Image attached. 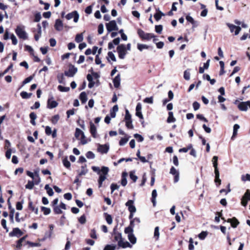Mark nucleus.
<instances>
[{
  "label": "nucleus",
  "instance_id": "423d86ee",
  "mask_svg": "<svg viewBox=\"0 0 250 250\" xmlns=\"http://www.w3.org/2000/svg\"><path fill=\"white\" fill-rule=\"evenodd\" d=\"M105 26L108 32L118 30L116 21L114 20L110 21L108 23H106Z\"/></svg>",
  "mask_w": 250,
  "mask_h": 250
},
{
  "label": "nucleus",
  "instance_id": "69168bd1",
  "mask_svg": "<svg viewBox=\"0 0 250 250\" xmlns=\"http://www.w3.org/2000/svg\"><path fill=\"white\" fill-rule=\"evenodd\" d=\"M11 143L8 140L6 139L4 141V148L5 149L8 150V149L11 148Z\"/></svg>",
  "mask_w": 250,
  "mask_h": 250
},
{
  "label": "nucleus",
  "instance_id": "4468645a",
  "mask_svg": "<svg viewBox=\"0 0 250 250\" xmlns=\"http://www.w3.org/2000/svg\"><path fill=\"white\" fill-rule=\"evenodd\" d=\"M29 202L28 204V208L32 212H34L35 214H38V208H36L33 205V202L31 200L30 198H29Z\"/></svg>",
  "mask_w": 250,
  "mask_h": 250
},
{
  "label": "nucleus",
  "instance_id": "6ab92c4d",
  "mask_svg": "<svg viewBox=\"0 0 250 250\" xmlns=\"http://www.w3.org/2000/svg\"><path fill=\"white\" fill-rule=\"evenodd\" d=\"M27 237V235H26L17 241L16 248L18 250H21V247L22 246V243L25 241V239Z\"/></svg>",
  "mask_w": 250,
  "mask_h": 250
},
{
  "label": "nucleus",
  "instance_id": "8fccbe9b",
  "mask_svg": "<svg viewBox=\"0 0 250 250\" xmlns=\"http://www.w3.org/2000/svg\"><path fill=\"white\" fill-rule=\"evenodd\" d=\"M190 74L189 72V69H188L184 71V78L186 80H189L190 79Z\"/></svg>",
  "mask_w": 250,
  "mask_h": 250
},
{
  "label": "nucleus",
  "instance_id": "5701e85b",
  "mask_svg": "<svg viewBox=\"0 0 250 250\" xmlns=\"http://www.w3.org/2000/svg\"><path fill=\"white\" fill-rule=\"evenodd\" d=\"M238 108L241 111H247L248 110L247 101L240 102L238 105Z\"/></svg>",
  "mask_w": 250,
  "mask_h": 250
},
{
  "label": "nucleus",
  "instance_id": "f704fd0d",
  "mask_svg": "<svg viewBox=\"0 0 250 250\" xmlns=\"http://www.w3.org/2000/svg\"><path fill=\"white\" fill-rule=\"evenodd\" d=\"M80 135L84 137V133L80 129L77 128L75 130V136L79 139Z\"/></svg>",
  "mask_w": 250,
  "mask_h": 250
},
{
  "label": "nucleus",
  "instance_id": "9b49d317",
  "mask_svg": "<svg viewBox=\"0 0 250 250\" xmlns=\"http://www.w3.org/2000/svg\"><path fill=\"white\" fill-rule=\"evenodd\" d=\"M227 26L229 27L231 33H232L234 31L235 35H238L241 30V28L240 26H236L232 24L227 23Z\"/></svg>",
  "mask_w": 250,
  "mask_h": 250
},
{
  "label": "nucleus",
  "instance_id": "13d9d810",
  "mask_svg": "<svg viewBox=\"0 0 250 250\" xmlns=\"http://www.w3.org/2000/svg\"><path fill=\"white\" fill-rule=\"evenodd\" d=\"M59 118H60V117H59V115H58V114L55 115L52 117L51 122L53 124L55 125L58 122V120H59Z\"/></svg>",
  "mask_w": 250,
  "mask_h": 250
},
{
  "label": "nucleus",
  "instance_id": "b1692460",
  "mask_svg": "<svg viewBox=\"0 0 250 250\" xmlns=\"http://www.w3.org/2000/svg\"><path fill=\"white\" fill-rule=\"evenodd\" d=\"M163 16H164V14L160 10H159V9H156V13L154 15V17L156 21H159Z\"/></svg>",
  "mask_w": 250,
  "mask_h": 250
},
{
  "label": "nucleus",
  "instance_id": "58836bf2",
  "mask_svg": "<svg viewBox=\"0 0 250 250\" xmlns=\"http://www.w3.org/2000/svg\"><path fill=\"white\" fill-rule=\"evenodd\" d=\"M41 211L43 212V214L45 215H48L51 212V209L42 206L41 207Z\"/></svg>",
  "mask_w": 250,
  "mask_h": 250
},
{
  "label": "nucleus",
  "instance_id": "09e8293b",
  "mask_svg": "<svg viewBox=\"0 0 250 250\" xmlns=\"http://www.w3.org/2000/svg\"><path fill=\"white\" fill-rule=\"evenodd\" d=\"M208 232L207 231H203L199 235L198 237L200 239L204 240L208 235Z\"/></svg>",
  "mask_w": 250,
  "mask_h": 250
},
{
  "label": "nucleus",
  "instance_id": "c03bdc74",
  "mask_svg": "<svg viewBox=\"0 0 250 250\" xmlns=\"http://www.w3.org/2000/svg\"><path fill=\"white\" fill-rule=\"evenodd\" d=\"M24 48H25V50L28 51L29 52L30 55L34 56V51L33 49L31 47V46H30L28 45H25L24 46Z\"/></svg>",
  "mask_w": 250,
  "mask_h": 250
},
{
  "label": "nucleus",
  "instance_id": "a878e982",
  "mask_svg": "<svg viewBox=\"0 0 250 250\" xmlns=\"http://www.w3.org/2000/svg\"><path fill=\"white\" fill-rule=\"evenodd\" d=\"M79 98L82 104H84L87 100V95L85 92H82L79 96Z\"/></svg>",
  "mask_w": 250,
  "mask_h": 250
},
{
  "label": "nucleus",
  "instance_id": "f3484780",
  "mask_svg": "<svg viewBox=\"0 0 250 250\" xmlns=\"http://www.w3.org/2000/svg\"><path fill=\"white\" fill-rule=\"evenodd\" d=\"M90 132L93 138L97 137V128L94 124L92 122H90Z\"/></svg>",
  "mask_w": 250,
  "mask_h": 250
},
{
  "label": "nucleus",
  "instance_id": "a19ab883",
  "mask_svg": "<svg viewBox=\"0 0 250 250\" xmlns=\"http://www.w3.org/2000/svg\"><path fill=\"white\" fill-rule=\"evenodd\" d=\"M44 188L46 190L47 193L49 196H51L54 194L53 189L50 187H49L48 185H46L45 186Z\"/></svg>",
  "mask_w": 250,
  "mask_h": 250
},
{
  "label": "nucleus",
  "instance_id": "412c9836",
  "mask_svg": "<svg viewBox=\"0 0 250 250\" xmlns=\"http://www.w3.org/2000/svg\"><path fill=\"white\" fill-rule=\"evenodd\" d=\"M120 74H118L113 80L114 86L115 88H119L120 85Z\"/></svg>",
  "mask_w": 250,
  "mask_h": 250
},
{
  "label": "nucleus",
  "instance_id": "052dcab7",
  "mask_svg": "<svg viewBox=\"0 0 250 250\" xmlns=\"http://www.w3.org/2000/svg\"><path fill=\"white\" fill-rule=\"evenodd\" d=\"M90 236L93 239H96L97 238V236L96 234V231L95 229H93L91 230V231L90 233Z\"/></svg>",
  "mask_w": 250,
  "mask_h": 250
},
{
  "label": "nucleus",
  "instance_id": "bb28decb",
  "mask_svg": "<svg viewBox=\"0 0 250 250\" xmlns=\"http://www.w3.org/2000/svg\"><path fill=\"white\" fill-rule=\"evenodd\" d=\"M29 117L30 118L31 124L33 125H35L36 124L35 120L37 117L36 114L33 112H31L29 114Z\"/></svg>",
  "mask_w": 250,
  "mask_h": 250
},
{
  "label": "nucleus",
  "instance_id": "aec40b11",
  "mask_svg": "<svg viewBox=\"0 0 250 250\" xmlns=\"http://www.w3.org/2000/svg\"><path fill=\"white\" fill-rule=\"evenodd\" d=\"M27 237V235H26L17 241L16 248L18 250H21V247L22 246V243L25 241V239Z\"/></svg>",
  "mask_w": 250,
  "mask_h": 250
},
{
  "label": "nucleus",
  "instance_id": "de8ad7c7",
  "mask_svg": "<svg viewBox=\"0 0 250 250\" xmlns=\"http://www.w3.org/2000/svg\"><path fill=\"white\" fill-rule=\"evenodd\" d=\"M58 89L61 92H68L70 90L69 87H64L62 85H59L58 86Z\"/></svg>",
  "mask_w": 250,
  "mask_h": 250
},
{
  "label": "nucleus",
  "instance_id": "0eeeda50",
  "mask_svg": "<svg viewBox=\"0 0 250 250\" xmlns=\"http://www.w3.org/2000/svg\"><path fill=\"white\" fill-rule=\"evenodd\" d=\"M77 68L72 64H70L68 70L65 71L64 74L67 77H72L77 73Z\"/></svg>",
  "mask_w": 250,
  "mask_h": 250
},
{
  "label": "nucleus",
  "instance_id": "4c0bfd02",
  "mask_svg": "<svg viewBox=\"0 0 250 250\" xmlns=\"http://www.w3.org/2000/svg\"><path fill=\"white\" fill-rule=\"evenodd\" d=\"M32 94L31 93H28L25 91H22L20 94L21 96L22 97V98L24 99L30 98Z\"/></svg>",
  "mask_w": 250,
  "mask_h": 250
},
{
  "label": "nucleus",
  "instance_id": "f03ea898",
  "mask_svg": "<svg viewBox=\"0 0 250 250\" xmlns=\"http://www.w3.org/2000/svg\"><path fill=\"white\" fill-rule=\"evenodd\" d=\"M218 158L217 156H214L212 159L213 166L214 168V182L217 187L219 186L221 184V180L219 178V171L218 168Z\"/></svg>",
  "mask_w": 250,
  "mask_h": 250
},
{
  "label": "nucleus",
  "instance_id": "9d476101",
  "mask_svg": "<svg viewBox=\"0 0 250 250\" xmlns=\"http://www.w3.org/2000/svg\"><path fill=\"white\" fill-rule=\"evenodd\" d=\"M133 204L134 201L132 200H129L125 203V206L128 207V210L130 213H135L136 211V207Z\"/></svg>",
  "mask_w": 250,
  "mask_h": 250
},
{
  "label": "nucleus",
  "instance_id": "c756f323",
  "mask_svg": "<svg viewBox=\"0 0 250 250\" xmlns=\"http://www.w3.org/2000/svg\"><path fill=\"white\" fill-rule=\"evenodd\" d=\"M62 164L64 167L66 168L70 169L71 167V164L68 160L67 157H65L62 159Z\"/></svg>",
  "mask_w": 250,
  "mask_h": 250
},
{
  "label": "nucleus",
  "instance_id": "7c9ffc66",
  "mask_svg": "<svg viewBox=\"0 0 250 250\" xmlns=\"http://www.w3.org/2000/svg\"><path fill=\"white\" fill-rule=\"evenodd\" d=\"M157 196V191L156 189H153L152 191V197H151V202L153 203V206H155L156 205V198Z\"/></svg>",
  "mask_w": 250,
  "mask_h": 250
},
{
  "label": "nucleus",
  "instance_id": "603ef678",
  "mask_svg": "<svg viewBox=\"0 0 250 250\" xmlns=\"http://www.w3.org/2000/svg\"><path fill=\"white\" fill-rule=\"evenodd\" d=\"M149 46L143 44H140L138 43L137 44V48L140 51H142L144 49H148Z\"/></svg>",
  "mask_w": 250,
  "mask_h": 250
},
{
  "label": "nucleus",
  "instance_id": "680f3d73",
  "mask_svg": "<svg viewBox=\"0 0 250 250\" xmlns=\"http://www.w3.org/2000/svg\"><path fill=\"white\" fill-rule=\"evenodd\" d=\"M193 240L192 238H190L189 240L188 250H194Z\"/></svg>",
  "mask_w": 250,
  "mask_h": 250
},
{
  "label": "nucleus",
  "instance_id": "4be33fe9",
  "mask_svg": "<svg viewBox=\"0 0 250 250\" xmlns=\"http://www.w3.org/2000/svg\"><path fill=\"white\" fill-rule=\"evenodd\" d=\"M54 27L56 30L58 31L61 30L63 27V23L62 21L60 19L56 20Z\"/></svg>",
  "mask_w": 250,
  "mask_h": 250
},
{
  "label": "nucleus",
  "instance_id": "cd10ccee",
  "mask_svg": "<svg viewBox=\"0 0 250 250\" xmlns=\"http://www.w3.org/2000/svg\"><path fill=\"white\" fill-rule=\"evenodd\" d=\"M130 137L128 135L125 136L124 138H122L119 141V144L120 146H124L129 140Z\"/></svg>",
  "mask_w": 250,
  "mask_h": 250
},
{
  "label": "nucleus",
  "instance_id": "473e14b6",
  "mask_svg": "<svg viewBox=\"0 0 250 250\" xmlns=\"http://www.w3.org/2000/svg\"><path fill=\"white\" fill-rule=\"evenodd\" d=\"M57 78L60 83H65L64 77L62 73L58 74Z\"/></svg>",
  "mask_w": 250,
  "mask_h": 250
},
{
  "label": "nucleus",
  "instance_id": "dca6fc26",
  "mask_svg": "<svg viewBox=\"0 0 250 250\" xmlns=\"http://www.w3.org/2000/svg\"><path fill=\"white\" fill-rule=\"evenodd\" d=\"M109 146L107 145H99L98 151L102 154L106 153L109 150Z\"/></svg>",
  "mask_w": 250,
  "mask_h": 250
},
{
  "label": "nucleus",
  "instance_id": "ea45409f",
  "mask_svg": "<svg viewBox=\"0 0 250 250\" xmlns=\"http://www.w3.org/2000/svg\"><path fill=\"white\" fill-rule=\"evenodd\" d=\"M159 227L157 226L155 228L154 232V238L156 240H158L159 238Z\"/></svg>",
  "mask_w": 250,
  "mask_h": 250
},
{
  "label": "nucleus",
  "instance_id": "e2e57ef3",
  "mask_svg": "<svg viewBox=\"0 0 250 250\" xmlns=\"http://www.w3.org/2000/svg\"><path fill=\"white\" fill-rule=\"evenodd\" d=\"M86 221V217L84 214H83L79 218V222L81 224H85Z\"/></svg>",
  "mask_w": 250,
  "mask_h": 250
},
{
  "label": "nucleus",
  "instance_id": "f257e3e1",
  "mask_svg": "<svg viewBox=\"0 0 250 250\" xmlns=\"http://www.w3.org/2000/svg\"><path fill=\"white\" fill-rule=\"evenodd\" d=\"M92 169L99 174V178L98 179V187L101 188L102 186L103 182L106 179V175H107L109 169L108 167L103 166L100 169L98 167L92 166Z\"/></svg>",
  "mask_w": 250,
  "mask_h": 250
},
{
  "label": "nucleus",
  "instance_id": "79ce46f5",
  "mask_svg": "<svg viewBox=\"0 0 250 250\" xmlns=\"http://www.w3.org/2000/svg\"><path fill=\"white\" fill-rule=\"evenodd\" d=\"M35 181H28L27 184L25 185V188L29 189H32L34 186Z\"/></svg>",
  "mask_w": 250,
  "mask_h": 250
},
{
  "label": "nucleus",
  "instance_id": "6e6552de",
  "mask_svg": "<svg viewBox=\"0 0 250 250\" xmlns=\"http://www.w3.org/2000/svg\"><path fill=\"white\" fill-rule=\"evenodd\" d=\"M58 105V103L54 100L53 96H50L47 101V107L49 109H52L56 107Z\"/></svg>",
  "mask_w": 250,
  "mask_h": 250
},
{
  "label": "nucleus",
  "instance_id": "37998d69",
  "mask_svg": "<svg viewBox=\"0 0 250 250\" xmlns=\"http://www.w3.org/2000/svg\"><path fill=\"white\" fill-rule=\"evenodd\" d=\"M129 176L130 179L133 181V182H135L138 179V177L135 175L134 171H131L129 172Z\"/></svg>",
  "mask_w": 250,
  "mask_h": 250
},
{
  "label": "nucleus",
  "instance_id": "864d4df0",
  "mask_svg": "<svg viewBox=\"0 0 250 250\" xmlns=\"http://www.w3.org/2000/svg\"><path fill=\"white\" fill-rule=\"evenodd\" d=\"M125 121H129V120H132L131 119V115L129 113V112L128 109H125Z\"/></svg>",
  "mask_w": 250,
  "mask_h": 250
},
{
  "label": "nucleus",
  "instance_id": "39448f33",
  "mask_svg": "<svg viewBox=\"0 0 250 250\" xmlns=\"http://www.w3.org/2000/svg\"><path fill=\"white\" fill-rule=\"evenodd\" d=\"M117 51L118 53V56L120 59H125V56L127 54L125 45L124 44L119 45L117 47Z\"/></svg>",
  "mask_w": 250,
  "mask_h": 250
},
{
  "label": "nucleus",
  "instance_id": "7ed1b4c3",
  "mask_svg": "<svg viewBox=\"0 0 250 250\" xmlns=\"http://www.w3.org/2000/svg\"><path fill=\"white\" fill-rule=\"evenodd\" d=\"M137 34L142 40L149 41L151 39L156 37L154 34L145 33L140 28L137 30Z\"/></svg>",
  "mask_w": 250,
  "mask_h": 250
},
{
  "label": "nucleus",
  "instance_id": "1a4fd4ad",
  "mask_svg": "<svg viewBox=\"0 0 250 250\" xmlns=\"http://www.w3.org/2000/svg\"><path fill=\"white\" fill-rule=\"evenodd\" d=\"M23 234V232L18 228H14L12 231L9 233L10 237L16 236L20 237Z\"/></svg>",
  "mask_w": 250,
  "mask_h": 250
},
{
  "label": "nucleus",
  "instance_id": "a18cd8bd",
  "mask_svg": "<svg viewBox=\"0 0 250 250\" xmlns=\"http://www.w3.org/2000/svg\"><path fill=\"white\" fill-rule=\"evenodd\" d=\"M34 75H31L29 77L25 79L22 82L21 86H23L24 84L29 83L34 78Z\"/></svg>",
  "mask_w": 250,
  "mask_h": 250
},
{
  "label": "nucleus",
  "instance_id": "774afa93",
  "mask_svg": "<svg viewBox=\"0 0 250 250\" xmlns=\"http://www.w3.org/2000/svg\"><path fill=\"white\" fill-rule=\"evenodd\" d=\"M246 199L248 200H250V189H247L243 195Z\"/></svg>",
  "mask_w": 250,
  "mask_h": 250
},
{
  "label": "nucleus",
  "instance_id": "e433bc0d",
  "mask_svg": "<svg viewBox=\"0 0 250 250\" xmlns=\"http://www.w3.org/2000/svg\"><path fill=\"white\" fill-rule=\"evenodd\" d=\"M128 238L132 244H135L136 243V238L133 234H129Z\"/></svg>",
  "mask_w": 250,
  "mask_h": 250
},
{
  "label": "nucleus",
  "instance_id": "20e7f679",
  "mask_svg": "<svg viewBox=\"0 0 250 250\" xmlns=\"http://www.w3.org/2000/svg\"><path fill=\"white\" fill-rule=\"evenodd\" d=\"M15 33L18 37L23 40L27 39V33L24 30V26L22 25H18L15 29Z\"/></svg>",
  "mask_w": 250,
  "mask_h": 250
},
{
  "label": "nucleus",
  "instance_id": "338daca9",
  "mask_svg": "<svg viewBox=\"0 0 250 250\" xmlns=\"http://www.w3.org/2000/svg\"><path fill=\"white\" fill-rule=\"evenodd\" d=\"M85 155L88 159H93L95 158V154L91 151H88Z\"/></svg>",
  "mask_w": 250,
  "mask_h": 250
},
{
  "label": "nucleus",
  "instance_id": "ddd939ff",
  "mask_svg": "<svg viewBox=\"0 0 250 250\" xmlns=\"http://www.w3.org/2000/svg\"><path fill=\"white\" fill-rule=\"evenodd\" d=\"M112 235L114 237V241H119L123 239L121 233L117 231L116 228H114L113 230Z\"/></svg>",
  "mask_w": 250,
  "mask_h": 250
},
{
  "label": "nucleus",
  "instance_id": "4d7b16f0",
  "mask_svg": "<svg viewBox=\"0 0 250 250\" xmlns=\"http://www.w3.org/2000/svg\"><path fill=\"white\" fill-rule=\"evenodd\" d=\"M23 203V200H22L21 202H18L16 203V207L17 210H21L22 209V204Z\"/></svg>",
  "mask_w": 250,
  "mask_h": 250
},
{
  "label": "nucleus",
  "instance_id": "49530a36",
  "mask_svg": "<svg viewBox=\"0 0 250 250\" xmlns=\"http://www.w3.org/2000/svg\"><path fill=\"white\" fill-rule=\"evenodd\" d=\"M75 40L77 42L79 43L82 42L83 40V33L77 34Z\"/></svg>",
  "mask_w": 250,
  "mask_h": 250
},
{
  "label": "nucleus",
  "instance_id": "2f4dec72",
  "mask_svg": "<svg viewBox=\"0 0 250 250\" xmlns=\"http://www.w3.org/2000/svg\"><path fill=\"white\" fill-rule=\"evenodd\" d=\"M240 128V126L238 124H235L233 126V134L231 137V139L233 140L237 134V130Z\"/></svg>",
  "mask_w": 250,
  "mask_h": 250
},
{
  "label": "nucleus",
  "instance_id": "72a5a7b5",
  "mask_svg": "<svg viewBox=\"0 0 250 250\" xmlns=\"http://www.w3.org/2000/svg\"><path fill=\"white\" fill-rule=\"evenodd\" d=\"M104 217H105V220L107 222V223L109 224V225H110L112 223V217L111 216V215L110 214H108L106 212H105L104 213Z\"/></svg>",
  "mask_w": 250,
  "mask_h": 250
},
{
  "label": "nucleus",
  "instance_id": "c85d7f7f",
  "mask_svg": "<svg viewBox=\"0 0 250 250\" xmlns=\"http://www.w3.org/2000/svg\"><path fill=\"white\" fill-rule=\"evenodd\" d=\"M88 172V169L86 168V165L85 164L84 166L81 167V171L78 174V176H81L82 175H85Z\"/></svg>",
  "mask_w": 250,
  "mask_h": 250
},
{
  "label": "nucleus",
  "instance_id": "393cba45",
  "mask_svg": "<svg viewBox=\"0 0 250 250\" xmlns=\"http://www.w3.org/2000/svg\"><path fill=\"white\" fill-rule=\"evenodd\" d=\"M168 116L167 120V122L168 123L175 122L176 119L173 116V113L172 111H169L168 113Z\"/></svg>",
  "mask_w": 250,
  "mask_h": 250
},
{
  "label": "nucleus",
  "instance_id": "c9c22d12",
  "mask_svg": "<svg viewBox=\"0 0 250 250\" xmlns=\"http://www.w3.org/2000/svg\"><path fill=\"white\" fill-rule=\"evenodd\" d=\"M192 147V145L191 144H188V146L186 147H183L179 149V152L180 153L182 152H187L189 149H191Z\"/></svg>",
  "mask_w": 250,
  "mask_h": 250
},
{
  "label": "nucleus",
  "instance_id": "5fc2aeb1",
  "mask_svg": "<svg viewBox=\"0 0 250 250\" xmlns=\"http://www.w3.org/2000/svg\"><path fill=\"white\" fill-rule=\"evenodd\" d=\"M53 210H54V212L55 214H61L62 211V210H61L60 207L59 206H55V207H53Z\"/></svg>",
  "mask_w": 250,
  "mask_h": 250
},
{
  "label": "nucleus",
  "instance_id": "a211bd4d",
  "mask_svg": "<svg viewBox=\"0 0 250 250\" xmlns=\"http://www.w3.org/2000/svg\"><path fill=\"white\" fill-rule=\"evenodd\" d=\"M142 105L140 103H138L136 107V115L141 119H143V116L141 112Z\"/></svg>",
  "mask_w": 250,
  "mask_h": 250
},
{
  "label": "nucleus",
  "instance_id": "6e6d98bb",
  "mask_svg": "<svg viewBox=\"0 0 250 250\" xmlns=\"http://www.w3.org/2000/svg\"><path fill=\"white\" fill-rule=\"evenodd\" d=\"M125 126L128 129H133V125H132V120H129V121H125Z\"/></svg>",
  "mask_w": 250,
  "mask_h": 250
},
{
  "label": "nucleus",
  "instance_id": "f8f14e48",
  "mask_svg": "<svg viewBox=\"0 0 250 250\" xmlns=\"http://www.w3.org/2000/svg\"><path fill=\"white\" fill-rule=\"evenodd\" d=\"M169 173L174 175V182L177 183L179 180V173L174 167H172L170 169Z\"/></svg>",
  "mask_w": 250,
  "mask_h": 250
},
{
  "label": "nucleus",
  "instance_id": "2eb2a0df",
  "mask_svg": "<svg viewBox=\"0 0 250 250\" xmlns=\"http://www.w3.org/2000/svg\"><path fill=\"white\" fill-rule=\"evenodd\" d=\"M118 245L119 247L122 248H132V245L127 241H124L123 239L120 240L118 242Z\"/></svg>",
  "mask_w": 250,
  "mask_h": 250
},
{
  "label": "nucleus",
  "instance_id": "0e129e2a",
  "mask_svg": "<svg viewBox=\"0 0 250 250\" xmlns=\"http://www.w3.org/2000/svg\"><path fill=\"white\" fill-rule=\"evenodd\" d=\"M240 222L238 220V219L235 217V220H233L231 222V226L233 228H236L237 226L239 224Z\"/></svg>",
  "mask_w": 250,
  "mask_h": 250
},
{
  "label": "nucleus",
  "instance_id": "3c124183",
  "mask_svg": "<svg viewBox=\"0 0 250 250\" xmlns=\"http://www.w3.org/2000/svg\"><path fill=\"white\" fill-rule=\"evenodd\" d=\"M134 137L138 142H142L144 141V137L138 133L134 134Z\"/></svg>",
  "mask_w": 250,
  "mask_h": 250
},
{
  "label": "nucleus",
  "instance_id": "bf43d9fd",
  "mask_svg": "<svg viewBox=\"0 0 250 250\" xmlns=\"http://www.w3.org/2000/svg\"><path fill=\"white\" fill-rule=\"evenodd\" d=\"M26 244H28L30 247H39L41 246V244L39 243H34L30 241H26Z\"/></svg>",
  "mask_w": 250,
  "mask_h": 250
}]
</instances>
